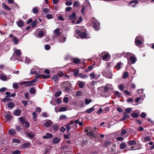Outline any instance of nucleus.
<instances>
[{
    "mask_svg": "<svg viewBox=\"0 0 154 154\" xmlns=\"http://www.w3.org/2000/svg\"><path fill=\"white\" fill-rule=\"evenodd\" d=\"M124 54H126L128 56L133 55L132 53L129 52L125 53ZM133 55L134 56H131L129 57V60H128V63L130 64H134L135 63L137 60L136 57L133 54Z\"/></svg>",
    "mask_w": 154,
    "mask_h": 154,
    "instance_id": "obj_1",
    "label": "nucleus"
},
{
    "mask_svg": "<svg viewBox=\"0 0 154 154\" xmlns=\"http://www.w3.org/2000/svg\"><path fill=\"white\" fill-rule=\"evenodd\" d=\"M109 66L106 67L104 70L103 71L102 73L103 75L106 77L111 79L112 77V75L111 72L109 70Z\"/></svg>",
    "mask_w": 154,
    "mask_h": 154,
    "instance_id": "obj_2",
    "label": "nucleus"
},
{
    "mask_svg": "<svg viewBox=\"0 0 154 154\" xmlns=\"http://www.w3.org/2000/svg\"><path fill=\"white\" fill-rule=\"evenodd\" d=\"M91 20L93 22V28L95 30H98L99 29L100 23L97 20H96L94 17L92 18Z\"/></svg>",
    "mask_w": 154,
    "mask_h": 154,
    "instance_id": "obj_3",
    "label": "nucleus"
},
{
    "mask_svg": "<svg viewBox=\"0 0 154 154\" xmlns=\"http://www.w3.org/2000/svg\"><path fill=\"white\" fill-rule=\"evenodd\" d=\"M76 34L75 36L77 37V36L78 35L79 36L82 38H85L87 37V34L86 32H80L79 30H77L75 31Z\"/></svg>",
    "mask_w": 154,
    "mask_h": 154,
    "instance_id": "obj_4",
    "label": "nucleus"
},
{
    "mask_svg": "<svg viewBox=\"0 0 154 154\" xmlns=\"http://www.w3.org/2000/svg\"><path fill=\"white\" fill-rule=\"evenodd\" d=\"M21 51L20 50L16 49L15 51V53L14 54V56L15 54L16 55V59L20 61L22 60V58L21 56L22 54Z\"/></svg>",
    "mask_w": 154,
    "mask_h": 154,
    "instance_id": "obj_5",
    "label": "nucleus"
},
{
    "mask_svg": "<svg viewBox=\"0 0 154 154\" xmlns=\"http://www.w3.org/2000/svg\"><path fill=\"white\" fill-rule=\"evenodd\" d=\"M101 55L103 60L107 61L109 59V55L108 53L103 52L102 53Z\"/></svg>",
    "mask_w": 154,
    "mask_h": 154,
    "instance_id": "obj_6",
    "label": "nucleus"
},
{
    "mask_svg": "<svg viewBox=\"0 0 154 154\" xmlns=\"http://www.w3.org/2000/svg\"><path fill=\"white\" fill-rule=\"evenodd\" d=\"M112 86L111 85L107 84L104 87H102L103 92L104 93H107L109 90L111 88Z\"/></svg>",
    "mask_w": 154,
    "mask_h": 154,
    "instance_id": "obj_7",
    "label": "nucleus"
},
{
    "mask_svg": "<svg viewBox=\"0 0 154 154\" xmlns=\"http://www.w3.org/2000/svg\"><path fill=\"white\" fill-rule=\"evenodd\" d=\"M37 81L36 79H34L29 82H23L21 83L20 84L22 85H26V86H29L31 85L32 83H35Z\"/></svg>",
    "mask_w": 154,
    "mask_h": 154,
    "instance_id": "obj_8",
    "label": "nucleus"
},
{
    "mask_svg": "<svg viewBox=\"0 0 154 154\" xmlns=\"http://www.w3.org/2000/svg\"><path fill=\"white\" fill-rule=\"evenodd\" d=\"M52 124V122L50 120H46L45 121L44 125L46 127H49Z\"/></svg>",
    "mask_w": 154,
    "mask_h": 154,
    "instance_id": "obj_9",
    "label": "nucleus"
},
{
    "mask_svg": "<svg viewBox=\"0 0 154 154\" xmlns=\"http://www.w3.org/2000/svg\"><path fill=\"white\" fill-rule=\"evenodd\" d=\"M138 0H134L131 1L129 3V5H131L132 7H136V4L138 3Z\"/></svg>",
    "mask_w": 154,
    "mask_h": 154,
    "instance_id": "obj_10",
    "label": "nucleus"
},
{
    "mask_svg": "<svg viewBox=\"0 0 154 154\" xmlns=\"http://www.w3.org/2000/svg\"><path fill=\"white\" fill-rule=\"evenodd\" d=\"M123 66V64L121 62H119L116 64V70H119Z\"/></svg>",
    "mask_w": 154,
    "mask_h": 154,
    "instance_id": "obj_11",
    "label": "nucleus"
},
{
    "mask_svg": "<svg viewBox=\"0 0 154 154\" xmlns=\"http://www.w3.org/2000/svg\"><path fill=\"white\" fill-rule=\"evenodd\" d=\"M54 33L57 36H60L62 34L61 30L59 28H57L54 30Z\"/></svg>",
    "mask_w": 154,
    "mask_h": 154,
    "instance_id": "obj_12",
    "label": "nucleus"
},
{
    "mask_svg": "<svg viewBox=\"0 0 154 154\" xmlns=\"http://www.w3.org/2000/svg\"><path fill=\"white\" fill-rule=\"evenodd\" d=\"M138 37H136L135 40V45L137 46H139V45H140L142 44L143 43L139 39H138Z\"/></svg>",
    "mask_w": 154,
    "mask_h": 154,
    "instance_id": "obj_13",
    "label": "nucleus"
},
{
    "mask_svg": "<svg viewBox=\"0 0 154 154\" xmlns=\"http://www.w3.org/2000/svg\"><path fill=\"white\" fill-rule=\"evenodd\" d=\"M85 131L87 132V134L88 135L91 137H94L93 131H91L89 130H86Z\"/></svg>",
    "mask_w": 154,
    "mask_h": 154,
    "instance_id": "obj_14",
    "label": "nucleus"
},
{
    "mask_svg": "<svg viewBox=\"0 0 154 154\" xmlns=\"http://www.w3.org/2000/svg\"><path fill=\"white\" fill-rule=\"evenodd\" d=\"M151 140V138L149 136H148L145 137L143 138L142 139V140L144 143L150 141Z\"/></svg>",
    "mask_w": 154,
    "mask_h": 154,
    "instance_id": "obj_15",
    "label": "nucleus"
},
{
    "mask_svg": "<svg viewBox=\"0 0 154 154\" xmlns=\"http://www.w3.org/2000/svg\"><path fill=\"white\" fill-rule=\"evenodd\" d=\"M38 24V23L37 22V20H34L31 23V25L32 28L35 27V26H37Z\"/></svg>",
    "mask_w": 154,
    "mask_h": 154,
    "instance_id": "obj_16",
    "label": "nucleus"
},
{
    "mask_svg": "<svg viewBox=\"0 0 154 154\" xmlns=\"http://www.w3.org/2000/svg\"><path fill=\"white\" fill-rule=\"evenodd\" d=\"M53 137L52 134L50 133H47L46 134V136H43V138L45 139L50 138Z\"/></svg>",
    "mask_w": 154,
    "mask_h": 154,
    "instance_id": "obj_17",
    "label": "nucleus"
},
{
    "mask_svg": "<svg viewBox=\"0 0 154 154\" xmlns=\"http://www.w3.org/2000/svg\"><path fill=\"white\" fill-rule=\"evenodd\" d=\"M9 133L11 135H14L16 134V131L14 129H11L8 130Z\"/></svg>",
    "mask_w": 154,
    "mask_h": 154,
    "instance_id": "obj_18",
    "label": "nucleus"
},
{
    "mask_svg": "<svg viewBox=\"0 0 154 154\" xmlns=\"http://www.w3.org/2000/svg\"><path fill=\"white\" fill-rule=\"evenodd\" d=\"M85 84V82H84L79 81L78 83L79 87L81 88H83Z\"/></svg>",
    "mask_w": 154,
    "mask_h": 154,
    "instance_id": "obj_19",
    "label": "nucleus"
},
{
    "mask_svg": "<svg viewBox=\"0 0 154 154\" xmlns=\"http://www.w3.org/2000/svg\"><path fill=\"white\" fill-rule=\"evenodd\" d=\"M21 113V111L20 109L15 110L14 112V115L19 116Z\"/></svg>",
    "mask_w": 154,
    "mask_h": 154,
    "instance_id": "obj_20",
    "label": "nucleus"
},
{
    "mask_svg": "<svg viewBox=\"0 0 154 154\" xmlns=\"http://www.w3.org/2000/svg\"><path fill=\"white\" fill-rule=\"evenodd\" d=\"M35 69H38L37 68H33L31 69V73L32 74L35 73L36 74H37L38 72H40V71L38 72L37 71V70Z\"/></svg>",
    "mask_w": 154,
    "mask_h": 154,
    "instance_id": "obj_21",
    "label": "nucleus"
},
{
    "mask_svg": "<svg viewBox=\"0 0 154 154\" xmlns=\"http://www.w3.org/2000/svg\"><path fill=\"white\" fill-rule=\"evenodd\" d=\"M128 143L130 146H133L136 144V142L135 140H131L128 142Z\"/></svg>",
    "mask_w": 154,
    "mask_h": 154,
    "instance_id": "obj_22",
    "label": "nucleus"
},
{
    "mask_svg": "<svg viewBox=\"0 0 154 154\" xmlns=\"http://www.w3.org/2000/svg\"><path fill=\"white\" fill-rule=\"evenodd\" d=\"M132 110V108H131L126 109L125 110V112L123 113L125 114H128L131 112Z\"/></svg>",
    "mask_w": 154,
    "mask_h": 154,
    "instance_id": "obj_23",
    "label": "nucleus"
},
{
    "mask_svg": "<svg viewBox=\"0 0 154 154\" xmlns=\"http://www.w3.org/2000/svg\"><path fill=\"white\" fill-rule=\"evenodd\" d=\"M24 23L21 20L18 21L17 23V25L19 27H22L23 26Z\"/></svg>",
    "mask_w": 154,
    "mask_h": 154,
    "instance_id": "obj_24",
    "label": "nucleus"
},
{
    "mask_svg": "<svg viewBox=\"0 0 154 154\" xmlns=\"http://www.w3.org/2000/svg\"><path fill=\"white\" fill-rule=\"evenodd\" d=\"M53 142L54 143H57L60 141V139L59 138L56 137L54 138L52 140Z\"/></svg>",
    "mask_w": 154,
    "mask_h": 154,
    "instance_id": "obj_25",
    "label": "nucleus"
},
{
    "mask_svg": "<svg viewBox=\"0 0 154 154\" xmlns=\"http://www.w3.org/2000/svg\"><path fill=\"white\" fill-rule=\"evenodd\" d=\"M129 75L127 72H123L122 77L124 79H126L128 77Z\"/></svg>",
    "mask_w": 154,
    "mask_h": 154,
    "instance_id": "obj_26",
    "label": "nucleus"
},
{
    "mask_svg": "<svg viewBox=\"0 0 154 154\" xmlns=\"http://www.w3.org/2000/svg\"><path fill=\"white\" fill-rule=\"evenodd\" d=\"M2 5L4 9L8 11H10L11 10V8L8 6L5 3H3Z\"/></svg>",
    "mask_w": 154,
    "mask_h": 154,
    "instance_id": "obj_27",
    "label": "nucleus"
},
{
    "mask_svg": "<svg viewBox=\"0 0 154 154\" xmlns=\"http://www.w3.org/2000/svg\"><path fill=\"white\" fill-rule=\"evenodd\" d=\"M8 106L9 108H12L14 106V104L12 102H9L8 104Z\"/></svg>",
    "mask_w": 154,
    "mask_h": 154,
    "instance_id": "obj_28",
    "label": "nucleus"
},
{
    "mask_svg": "<svg viewBox=\"0 0 154 154\" xmlns=\"http://www.w3.org/2000/svg\"><path fill=\"white\" fill-rule=\"evenodd\" d=\"M80 5V3L78 1L75 2L73 4V6L74 8H75L77 6H79Z\"/></svg>",
    "mask_w": 154,
    "mask_h": 154,
    "instance_id": "obj_29",
    "label": "nucleus"
},
{
    "mask_svg": "<svg viewBox=\"0 0 154 154\" xmlns=\"http://www.w3.org/2000/svg\"><path fill=\"white\" fill-rule=\"evenodd\" d=\"M136 37H138V39H139L140 40L141 42H144V38L143 37V36L141 35H137Z\"/></svg>",
    "mask_w": 154,
    "mask_h": 154,
    "instance_id": "obj_30",
    "label": "nucleus"
},
{
    "mask_svg": "<svg viewBox=\"0 0 154 154\" xmlns=\"http://www.w3.org/2000/svg\"><path fill=\"white\" fill-rule=\"evenodd\" d=\"M94 110V107H92L91 108H90V109H87L86 110V112L87 113H89L91 112L92 111H93Z\"/></svg>",
    "mask_w": 154,
    "mask_h": 154,
    "instance_id": "obj_31",
    "label": "nucleus"
},
{
    "mask_svg": "<svg viewBox=\"0 0 154 154\" xmlns=\"http://www.w3.org/2000/svg\"><path fill=\"white\" fill-rule=\"evenodd\" d=\"M119 147L121 149H124L126 147V145L125 143H121L120 144Z\"/></svg>",
    "mask_w": 154,
    "mask_h": 154,
    "instance_id": "obj_32",
    "label": "nucleus"
},
{
    "mask_svg": "<svg viewBox=\"0 0 154 154\" xmlns=\"http://www.w3.org/2000/svg\"><path fill=\"white\" fill-rule=\"evenodd\" d=\"M69 19L71 20L75 19L76 18V14L75 13L73 14L69 17Z\"/></svg>",
    "mask_w": 154,
    "mask_h": 154,
    "instance_id": "obj_33",
    "label": "nucleus"
},
{
    "mask_svg": "<svg viewBox=\"0 0 154 154\" xmlns=\"http://www.w3.org/2000/svg\"><path fill=\"white\" fill-rule=\"evenodd\" d=\"M30 145V143L29 142H28L27 143H25L23 144L22 146H23V148H26L28 147Z\"/></svg>",
    "mask_w": 154,
    "mask_h": 154,
    "instance_id": "obj_34",
    "label": "nucleus"
},
{
    "mask_svg": "<svg viewBox=\"0 0 154 154\" xmlns=\"http://www.w3.org/2000/svg\"><path fill=\"white\" fill-rule=\"evenodd\" d=\"M58 75H55L52 77V79L55 81H57L58 80Z\"/></svg>",
    "mask_w": 154,
    "mask_h": 154,
    "instance_id": "obj_35",
    "label": "nucleus"
},
{
    "mask_svg": "<svg viewBox=\"0 0 154 154\" xmlns=\"http://www.w3.org/2000/svg\"><path fill=\"white\" fill-rule=\"evenodd\" d=\"M88 76L87 75H84L82 74H80L79 75V77L82 79H86Z\"/></svg>",
    "mask_w": 154,
    "mask_h": 154,
    "instance_id": "obj_36",
    "label": "nucleus"
},
{
    "mask_svg": "<svg viewBox=\"0 0 154 154\" xmlns=\"http://www.w3.org/2000/svg\"><path fill=\"white\" fill-rule=\"evenodd\" d=\"M63 84L65 85L64 86H68V87H70L71 84L68 81H65L63 82Z\"/></svg>",
    "mask_w": 154,
    "mask_h": 154,
    "instance_id": "obj_37",
    "label": "nucleus"
},
{
    "mask_svg": "<svg viewBox=\"0 0 154 154\" xmlns=\"http://www.w3.org/2000/svg\"><path fill=\"white\" fill-rule=\"evenodd\" d=\"M131 116L133 118H137L139 116V114L137 113L134 112L131 113Z\"/></svg>",
    "mask_w": 154,
    "mask_h": 154,
    "instance_id": "obj_38",
    "label": "nucleus"
},
{
    "mask_svg": "<svg viewBox=\"0 0 154 154\" xmlns=\"http://www.w3.org/2000/svg\"><path fill=\"white\" fill-rule=\"evenodd\" d=\"M118 87L119 89L121 91L123 90L124 89V86L123 85H119Z\"/></svg>",
    "mask_w": 154,
    "mask_h": 154,
    "instance_id": "obj_39",
    "label": "nucleus"
},
{
    "mask_svg": "<svg viewBox=\"0 0 154 154\" xmlns=\"http://www.w3.org/2000/svg\"><path fill=\"white\" fill-rule=\"evenodd\" d=\"M38 12V9L36 7H34L32 9V12L34 14H37Z\"/></svg>",
    "mask_w": 154,
    "mask_h": 154,
    "instance_id": "obj_40",
    "label": "nucleus"
},
{
    "mask_svg": "<svg viewBox=\"0 0 154 154\" xmlns=\"http://www.w3.org/2000/svg\"><path fill=\"white\" fill-rule=\"evenodd\" d=\"M13 41L15 44L17 45L18 43V40L17 38L14 37L13 38Z\"/></svg>",
    "mask_w": 154,
    "mask_h": 154,
    "instance_id": "obj_41",
    "label": "nucleus"
},
{
    "mask_svg": "<svg viewBox=\"0 0 154 154\" xmlns=\"http://www.w3.org/2000/svg\"><path fill=\"white\" fill-rule=\"evenodd\" d=\"M67 107H63L60 108L59 110L60 112L64 111L67 110Z\"/></svg>",
    "mask_w": 154,
    "mask_h": 154,
    "instance_id": "obj_42",
    "label": "nucleus"
},
{
    "mask_svg": "<svg viewBox=\"0 0 154 154\" xmlns=\"http://www.w3.org/2000/svg\"><path fill=\"white\" fill-rule=\"evenodd\" d=\"M63 89L64 91H66V92L69 91V87L66 86H64L63 88Z\"/></svg>",
    "mask_w": 154,
    "mask_h": 154,
    "instance_id": "obj_43",
    "label": "nucleus"
},
{
    "mask_svg": "<svg viewBox=\"0 0 154 154\" xmlns=\"http://www.w3.org/2000/svg\"><path fill=\"white\" fill-rule=\"evenodd\" d=\"M0 79L2 80L5 81L7 79V77L3 75H1L0 76Z\"/></svg>",
    "mask_w": 154,
    "mask_h": 154,
    "instance_id": "obj_44",
    "label": "nucleus"
},
{
    "mask_svg": "<svg viewBox=\"0 0 154 154\" xmlns=\"http://www.w3.org/2000/svg\"><path fill=\"white\" fill-rule=\"evenodd\" d=\"M21 153V151L18 150H16L15 151L12 152L13 154H20Z\"/></svg>",
    "mask_w": 154,
    "mask_h": 154,
    "instance_id": "obj_45",
    "label": "nucleus"
},
{
    "mask_svg": "<svg viewBox=\"0 0 154 154\" xmlns=\"http://www.w3.org/2000/svg\"><path fill=\"white\" fill-rule=\"evenodd\" d=\"M80 62V60L78 58H74L73 59V62L75 64H78Z\"/></svg>",
    "mask_w": 154,
    "mask_h": 154,
    "instance_id": "obj_46",
    "label": "nucleus"
},
{
    "mask_svg": "<svg viewBox=\"0 0 154 154\" xmlns=\"http://www.w3.org/2000/svg\"><path fill=\"white\" fill-rule=\"evenodd\" d=\"M27 135L28 136V137L30 138H32L35 135L33 133H31L28 132L27 133Z\"/></svg>",
    "mask_w": 154,
    "mask_h": 154,
    "instance_id": "obj_47",
    "label": "nucleus"
},
{
    "mask_svg": "<svg viewBox=\"0 0 154 154\" xmlns=\"http://www.w3.org/2000/svg\"><path fill=\"white\" fill-rule=\"evenodd\" d=\"M79 69H75L74 71V74L75 76H77L79 75Z\"/></svg>",
    "mask_w": 154,
    "mask_h": 154,
    "instance_id": "obj_48",
    "label": "nucleus"
},
{
    "mask_svg": "<svg viewBox=\"0 0 154 154\" xmlns=\"http://www.w3.org/2000/svg\"><path fill=\"white\" fill-rule=\"evenodd\" d=\"M29 92L31 94H33L35 92V90L34 88H31L29 90Z\"/></svg>",
    "mask_w": 154,
    "mask_h": 154,
    "instance_id": "obj_49",
    "label": "nucleus"
},
{
    "mask_svg": "<svg viewBox=\"0 0 154 154\" xmlns=\"http://www.w3.org/2000/svg\"><path fill=\"white\" fill-rule=\"evenodd\" d=\"M123 93L125 94L128 95H130L131 94V92L126 90H125L124 91Z\"/></svg>",
    "mask_w": 154,
    "mask_h": 154,
    "instance_id": "obj_50",
    "label": "nucleus"
},
{
    "mask_svg": "<svg viewBox=\"0 0 154 154\" xmlns=\"http://www.w3.org/2000/svg\"><path fill=\"white\" fill-rule=\"evenodd\" d=\"M33 115V119L34 121L36 120L37 115L35 112H33L32 113Z\"/></svg>",
    "mask_w": 154,
    "mask_h": 154,
    "instance_id": "obj_51",
    "label": "nucleus"
},
{
    "mask_svg": "<svg viewBox=\"0 0 154 154\" xmlns=\"http://www.w3.org/2000/svg\"><path fill=\"white\" fill-rule=\"evenodd\" d=\"M19 120L22 124H24V122L26 121L24 119L23 117L19 118Z\"/></svg>",
    "mask_w": 154,
    "mask_h": 154,
    "instance_id": "obj_52",
    "label": "nucleus"
},
{
    "mask_svg": "<svg viewBox=\"0 0 154 154\" xmlns=\"http://www.w3.org/2000/svg\"><path fill=\"white\" fill-rule=\"evenodd\" d=\"M44 34V32L43 31H41L38 33V35L39 37H42Z\"/></svg>",
    "mask_w": 154,
    "mask_h": 154,
    "instance_id": "obj_53",
    "label": "nucleus"
},
{
    "mask_svg": "<svg viewBox=\"0 0 154 154\" xmlns=\"http://www.w3.org/2000/svg\"><path fill=\"white\" fill-rule=\"evenodd\" d=\"M91 102V100H88L87 99H86L85 100V102L86 104L88 105Z\"/></svg>",
    "mask_w": 154,
    "mask_h": 154,
    "instance_id": "obj_54",
    "label": "nucleus"
},
{
    "mask_svg": "<svg viewBox=\"0 0 154 154\" xmlns=\"http://www.w3.org/2000/svg\"><path fill=\"white\" fill-rule=\"evenodd\" d=\"M61 94V91H57L55 94V97H58Z\"/></svg>",
    "mask_w": 154,
    "mask_h": 154,
    "instance_id": "obj_55",
    "label": "nucleus"
},
{
    "mask_svg": "<svg viewBox=\"0 0 154 154\" xmlns=\"http://www.w3.org/2000/svg\"><path fill=\"white\" fill-rule=\"evenodd\" d=\"M91 79L94 78L95 77V75L94 72H93L90 74Z\"/></svg>",
    "mask_w": 154,
    "mask_h": 154,
    "instance_id": "obj_56",
    "label": "nucleus"
},
{
    "mask_svg": "<svg viewBox=\"0 0 154 154\" xmlns=\"http://www.w3.org/2000/svg\"><path fill=\"white\" fill-rule=\"evenodd\" d=\"M66 39V38L64 37H63L62 38V39L60 38V39L59 41L60 42H65Z\"/></svg>",
    "mask_w": 154,
    "mask_h": 154,
    "instance_id": "obj_57",
    "label": "nucleus"
},
{
    "mask_svg": "<svg viewBox=\"0 0 154 154\" xmlns=\"http://www.w3.org/2000/svg\"><path fill=\"white\" fill-rule=\"evenodd\" d=\"M85 6L83 5L82 6V8L81 11V13L82 14H85Z\"/></svg>",
    "mask_w": 154,
    "mask_h": 154,
    "instance_id": "obj_58",
    "label": "nucleus"
},
{
    "mask_svg": "<svg viewBox=\"0 0 154 154\" xmlns=\"http://www.w3.org/2000/svg\"><path fill=\"white\" fill-rule=\"evenodd\" d=\"M50 10L46 8H45L43 9V11L45 13H48L49 11Z\"/></svg>",
    "mask_w": 154,
    "mask_h": 154,
    "instance_id": "obj_59",
    "label": "nucleus"
},
{
    "mask_svg": "<svg viewBox=\"0 0 154 154\" xmlns=\"http://www.w3.org/2000/svg\"><path fill=\"white\" fill-rule=\"evenodd\" d=\"M12 142L14 143H19L20 141L19 140L17 139H14L12 140Z\"/></svg>",
    "mask_w": 154,
    "mask_h": 154,
    "instance_id": "obj_60",
    "label": "nucleus"
},
{
    "mask_svg": "<svg viewBox=\"0 0 154 154\" xmlns=\"http://www.w3.org/2000/svg\"><path fill=\"white\" fill-rule=\"evenodd\" d=\"M82 92L80 91H78L76 92V96H80L82 94Z\"/></svg>",
    "mask_w": 154,
    "mask_h": 154,
    "instance_id": "obj_61",
    "label": "nucleus"
},
{
    "mask_svg": "<svg viewBox=\"0 0 154 154\" xmlns=\"http://www.w3.org/2000/svg\"><path fill=\"white\" fill-rule=\"evenodd\" d=\"M5 118L7 119L10 120L11 118V116L9 114H7L5 116Z\"/></svg>",
    "mask_w": 154,
    "mask_h": 154,
    "instance_id": "obj_62",
    "label": "nucleus"
},
{
    "mask_svg": "<svg viewBox=\"0 0 154 154\" xmlns=\"http://www.w3.org/2000/svg\"><path fill=\"white\" fill-rule=\"evenodd\" d=\"M7 90L6 88L3 87L0 89V92H2L5 91Z\"/></svg>",
    "mask_w": 154,
    "mask_h": 154,
    "instance_id": "obj_63",
    "label": "nucleus"
},
{
    "mask_svg": "<svg viewBox=\"0 0 154 154\" xmlns=\"http://www.w3.org/2000/svg\"><path fill=\"white\" fill-rule=\"evenodd\" d=\"M146 116V114L145 113L143 112L141 113L140 116L141 118H145Z\"/></svg>",
    "mask_w": 154,
    "mask_h": 154,
    "instance_id": "obj_64",
    "label": "nucleus"
}]
</instances>
